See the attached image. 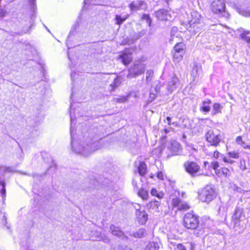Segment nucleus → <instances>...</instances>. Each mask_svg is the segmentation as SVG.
<instances>
[{"mask_svg":"<svg viewBox=\"0 0 250 250\" xmlns=\"http://www.w3.org/2000/svg\"><path fill=\"white\" fill-rule=\"evenodd\" d=\"M71 145L74 152L87 156L93 151L103 146V136L98 133V129L94 128L91 132L84 134L80 142L75 143L73 136L72 127H70Z\"/></svg>","mask_w":250,"mask_h":250,"instance_id":"f257e3e1","label":"nucleus"},{"mask_svg":"<svg viewBox=\"0 0 250 250\" xmlns=\"http://www.w3.org/2000/svg\"><path fill=\"white\" fill-rule=\"evenodd\" d=\"M191 16L194 18H192L188 22L187 29L191 35H195L201 31L204 26V23L199 19L201 16L198 13H192Z\"/></svg>","mask_w":250,"mask_h":250,"instance_id":"f03ea898","label":"nucleus"},{"mask_svg":"<svg viewBox=\"0 0 250 250\" xmlns=\"http://www.w3.org/2000/svg\"><path fill=\"white\" fill-rule=\"evenodd\" d=\"M199 198L202 202L208 203L215 199L217 193L214 186L207 185L199 192Z\"/></svg>","mask_w":250,"mask_h":250,"instance_id":"7ed1b4c3","label":"nucleus"},{"mask_svg":"<svg viewBox=\"0 0 250 250\" xmlns=\"http://www.w3.org/2000/svg\"><path fill=\"white\" fill-rule=\"evenodd\" d=\"M210 8L214 14L220 17L228 19L229 13L226 11V5L224 0H213L210 5Z\"/></svg>","mask_w":250,"mask_h":250,"instance_id":"20e7f679","label":"nucleus"},{"mask_svg":"<svg viewBox=\"0 0 250 250\" xmlns=\"http://www.w3.org/2000/svg\"><path fill=\"white\" fill-rule=\"evenodd\" d=\"M146 64L142 60L135 61L128 69V73L127 78L131 79L143 74L145 71Z\"/></svg>","mask_w":250,"mask_h":250,"instance_id":"39448f33","label":"nucleus"},{"mask_svg":"<svg viewBox=\"0 0 250 250\" xmlns=\"http://www.w3.org/2000/svg\"><path fill=\"white\" fill-rule=\"evenodd\" d=\"M199 224L198 216L193 212L185 214L183 218V225L187 229H196Z\"/></svg>","mask_w":250,"mask_h":250,"instance_id":"423d86ee","label":"nucleus"},{"mask_svg":"<svg viewBox=\"0 0 250 250\" xmlns=\"http://www.w3.org/2000/svg\"><path fill=\"white\" fill-rule=\"evenodd\" d=\"M242 217L243 209L239 208H236L232 216V220L234 223V228L235 231L239 233L243 232L245 229L244 224L242 223Z\"/></svg>","mask_w":250,"mask_h":250,"instance_id":"0eeeda50","label":"nucleus"},{"mask_svg":"<svg viewBox=\"0 0 250 250\" xmlns=\"http://www.w3.org/2000/svg\"><path fill=\"white\" fill-rule=\"evenodd\" d=\"M206 138L210 146H217L221 142L222 136L220 134L215 133L213 130L210 129L206 133Z\"/></svg>","mask_w":250,"mask_h":250,"instance_id":"6e6552de","label":"nucleus"},{"mask_svg":"<svg viewBox=\"0 0 250 250\" xmlns=\"http://www.w3.org/2000/svg\"><path fill=\"white\" fill-rule=\"evenodd\" d=\"M135 51L134 48L125 49L119 56V58L125 64H129L132 60V54Z\"/></svg>","mask_w":250,"mask_h":250,"instance_id":"1a4fd4ad","label":"nucleus"},{"mask_svg":"<svg viewBox=\"0 0 250 250\" xmlns=\"http://www.w3.org/2000/svg\"><path fill=\"white\" fill-rule=\"evenodd\" d=\"M186 171L192 176H194L199 170L200 167L194 162L187 161L184 164Z\"/></svg>","mask_w":250,"mask_h":250,"instance_id":"9d476101","label":"nucleus"},{"mask_svg":"<svg viewBox=\"0 0 250 250\" xmlns=\"http://www.w3.org/2000/svg\"><path fill=\"white\" fill-rule=\"evenodd\" d=\"M154 16L159 21H167L171 18L169 12L165 9H161L156 11L154 12Z\"/></svg>","mask_w":250,"mask_h":250,"instance_id":"9b49d317","label":"nucleus"},{"mask_svg":"<svg viewBox=\"0 0 250 250\" xmlns=\"http://www.w3.org/2000/svg\"><path fill=\"white\" fill-rule=\"evenodd\" d=\"M128 7L131 11H137L146 9L147 5L144 1L137 0L131 2Z\"/></svg>","mask_w":250,"mask_h":250,"instance_id":"f8f14e48","label":"nucleus"},{"mask_svg":"<svg viewBox=\"0 0 250 250\" xmlns=\"http://www.w3.org/2000/svg\"><path fill=\"white\" fill-rule=\"evenodd\" d=\"M110 230L113 235L121 238L123 240H128V237L118 227L111 225L110 227Z\"/></svg>","mask_w":250,"mask_h":250,"instance_id":"ddd939ff","label":"nucleus"},{"mask_svg":"<svg viewBox=\"0 0 250 250\" xmlns=\"http://www.w3.org/2000/svg\"><path fill=\"white\" fill-rule=\"evenodd\" d=\"M171 155H177L181 152L180 144L176 141H172L170 146L168 147Z\"/></svg>","mask_w":250,"mask_h":250,"instance_id":"4468645a","label":"nucleus"},{"mask_svg":"<svg viewBox=\"0 0 250 250\" xmlns=\"http://www.w3.org/2000/svg\"><path fill=\"white\" fill-rule=\"evenodd\" d=\"M136 216L139 223L145 224L148 219V215L144 210L137 209L136 210Z\"/></svg>","mask_w":250,"mask_h":250,"instance_id":"2eb2a0df","label":"nucleus"},{"mask_svg":"<svg viewBox=\"0 0 250 250\" xmlns=\"http://www.w3.org/2000/svg\"><path fill=\"white\" fill-rule=\"evenodd\" d=\"M130 236L135 238H143L147 235V231L146 229L140 228L138 230L133 231L129 234Z\"/></svg>","mask_w":250,"mask_h":250,"instance_id":"dca6fc26","label":"nucleus"},{"mask_svg":"<svg viewBox=\"0 0 250 250\" xmlns=\"http://www.w3.org/2000/svg\"><path fill=\"white\" fill-rule=\"evenodd\" d=\"M228 207L226 205H222L218 210V214L220 216L221 221H225L227 218Z\"/></svg>","mask_w":250,"mask_h":250,"instance_id":"f3484780","label":"nucleus"},{"mask_svg":"<svg viewBox=\"0 0 250 250\" xmlns=\"http://www.w3.org/2000/svg\"><path fill=\"white\" fill-rule=\"evenodd\" d=\"M186 45L184 43H177L174 46L173 50L176 52L180 53L181 54L184 55L186 51Z\"/></svg>","mask_w":250,"mask_h":250,"instance_id":"a211bd4d","label":"nucleus"},{"mask_svg":"<svg viewBox=\"0 0 250 250\" xmlns=\"http://www.w3.org/2000/svg\"><path fill=\"white\" fill-rule=\"evenodd\" d=\"M160 203L159 201L155 200L151 201L147 204V207L154 212H159V207Z\"/></svg>","mask_w":250,"mask_h":250,"instance_id":"6ab92c4d","label":"nucleus"},{"mask_svg":"<svg viewBox=\"0 0 250 250\" xmlns=\"http://www.w3.org/2000/svg\"><path fill=\"white\" fill-rule=\"evenodd\" d=\"M121 83V79L119 77H117L114 80V81L109 85V87L110 88L109 89L110 92H112L116 88H117L119 85Z\"/></svg>","mask_w":250,"mask_h":250,"instance_id":"aec40b11","label":"nucleus"},{"mask_svg":"<svg viewBox=\"0 0 250 250\" xmlns=\"http://www.w3.org/2000/svg\"><path fill=\"white\" fill-rule=\"evenodd\" d=\"M138 170L139 174L141 176H144L146 172V165L144 162L140 163L139 166L138 167Z\"/></svg>","mask_w":250,"mask_h":250,"instance_id":"412c9836","label":"nucleus"},{"mask_svg":"<svg viewBox=\"0 0 250 250\" xmlns=\"http://www.w3.org/2000/svg\"><path fill=\"white\" fill-rule=\"evenodd\" d=\"M137 193L138 196L144 200H147L149 196L148 191L144 188L138 189L137 191Z\"/></svg>","mask_w":250,"mask_h":250,"instance_id":"4be33fe9","label":"nucleus"},{"mask_svg":"<svg viewBox=\"0 0 250 250\" xmlns=\"http://www.w3.org/2000/svg\"><path fill=\"white\" fill-rule=\"evenodd\" d=\"M172 54L173 55V60L175 62H179L183 59L184 55L176 52L174 50L172 51Z\"/></svg>","mask_w":250,"mask_h":250,"instance_id":"5701e85b","label":"nucleus"},{"mask_svg":"<svg viewBox=\"0 0 250 250\" xmlns=\"http://www.w3.org/2000/svg\"><path fill=\"white\" fill-rule=\"evenodd\" d=\"M223 106L219 103H215L213 106V110L211 112V114L214 115L218 113L221 112V109Z\"/></svg>","mask_w":250,"mask_h":250,"instance_id":"b1692460","label":"nucleus"},{"mask_svg":"<svg viewBox=\"0 0 250 250\" xmlns=\"http://www.w3.org/2000/svg\"><path fill=\"white\" fill-rule=\"evenodd\" d=\"M159 244L152 242L147 244L145 250H159Z\"/></svg>","mask_w":250,"mask_h":250,"instance_id":"393cba45","label":"nucleus"},{"mask_svg":"<svg viewBox=\"0 0 250 250\" xmlns=\"http://www.w3.org/2000/svg\"><path fill=\"white\" fill-rule=\"evenodd\" d=\"M150 193L152 196H156L159 199L163 198L164 194L162 192H158V190L155 188H152L150 191Z\"/></svg>","mask_w":250,"mask_h":250,"instance_id":"a878e982","label":"nucleus"},{"mask_svg":"<svg viewBox=\"0 0 250 250\" xmlns=\"http://www.w3.org/2000/svg\"><path fill=\"white\" fill-rule=\"evenodd\" d=\"M5 183L4 181L0 180V193L2 198L6 196Z\"/></svg>","mask_w":250,"mask_h":250,"instance_id":"bb28decb","label":"nucleus"},{"mask_svg":"<svg viewBox=\"0 0 250 250\" xmlns=\"http://www.w3.org/2000/svg\"><path fill=\"white\" fill-rule=\"evenodd\" d=\"M91 236V238L94 240L100 241L102 238L101 233L97 231H92Z\"/></svg>","mask_w":250,"mask_h":250,"instance_id":"cd10ccee","label":"nucleus"},{"mask_svg":"<svg viewBox=\"0 0 250 250\" xmlns=\"http://www.w3.org/2000/svg\"><path fill=\"white\" fill-rule=\"evenodd\" d=\"M238 13L243 16L250 17V8H247L246 9H238Z\"/></svg>","mask_w":250,"mask_h":250,"instance_id":"c85d7f7f","label":"nucleus"},{"mask_svg":"<svg viewBox=\"0 0 250 250\" xmlns=\"http://www.w3.org/2000/svg\"><path fill=\"white\" fill-rule=\"evenodd\" d=\"M177 82V78L173 77L171 78L170 81L168 83V86L171 90H173L176 87V84Z\"/></svg>","mask_w":250,"mask_h":250,"instance_id":"c756f323","label":"nucleus"},{"mask_svg":"<svg viewBox=\"0 0 250 250\" xmlns=\"http://www.w3.org/2000/svg\"><path fill=\"white\" fill-rule=\"evenodd\" d=\"M157 95V94L153 92V89L151 88L149 93V97L147 100V103L150 104L152 102L156 99Z\"/></svg>","mask_w":250,"mask_h":250,"instance_id":"7c9ffc66","label":"nucleus"},{"mask_svg":"<svg viewBox=\"0 0 250 250\" xmlns=\"http://www.w3.org/2000/svg\"><path fill=\"white\" fill-rule=\"evenodd\" d=\"M171 244L173 245L174 249L175 250H187V246H184L182 244H175L171 242Z\"/></svg>","mask_w":250,"mask_h":250,"instance_id":"2f4dec72","label":"nucleus"},{"mask_svg":"<svg viewBox=\"0 0 250 250\" xmlns=\"http://www.w3.org/2000/svg\"><path fill=\"white\" fill-rule=\"evenodd\" d=\"M229 173V170L228 168L226 167H222L220 170H218V172L217 174H219V176L224 175L227 177Z\"/></svg>","mask_w":250,"mask_h":250,"instance_id":"473e14b6","label":"nucleus"},{"mask_svg":"<svg viewBox=\"0 0 250 250\" xmlns=\"http://www.w3.org/2000/svg\"><path fill=\"white\" fill-rule=\"evenodd\" d=\"M182 201L179 198H173L172 200V204L173 207L177 208L179 207Z\"/></svg>","mask_w":250,"mask_h":250,"instance_id":"72a5a7b5","label":"nucleus"},{"mask_svg":"<svg viewBox=\"0 0 250 250\" xmlns=\"http://www.w3.org/2000/svg\"><path fill=\"white\" fill-rule=\"evenodd\" d=\"M189 208L190 207L187 203L182 202L177 209L179 210H186Z\"/></svg>","mask_w":250,"mask_h":250,"instance_id":"f704fd0d","label":"nucleus"},{"mask_svg":"<svg viewBox=\"0 0 250 250\" xmlns=\"http://www.w3.org/2000/svg\"><path fill=\"white\" fill-rule=\"evenodd\" d=\"M153 71L151 69L148 70L146 73V81L147 82L151 81L153 76Z\"/></svg>","mask_w":250,"mask_h":250,"instance_id":"c9c22d12","label":"nucleus"},{"mask_svg":"<svg viewBox=\"0 0 250 250\" xmlns=\"http://www.w3.org/2000/svg\"><path fill=\"white\" fill-rule=\"evenodd\" d=\"M116 23L118 25H121L126 20V18H123L121 16L116 15L115 16Z\"/></svg>","mask_w":250,"mask_h":250,"instance_id":"e433bc0d","label":"nucleus"},{"mask_svg":"<svg viewBox=\"0 0 250 250\" xmlns=\"http://www.w3.org/2000/svg\"><path fill=\"white\" fill-rule=\"evenodd\" d=\"M210 167L215 171L216 173L217 174V172H218V168L219 167V163L216 161L212 162L211 164Z\"/></svg>","mask_w":250,"mask_h":250,"instance_id":"4c0bfd02","label":"nucleus"},{"mask_svg":"<svg viewBox=\"0 0 250 250\" xmlns=\"http://www.w3.org/2000/svg\"><path fill=\"white\" fill-rule=\"evenodd\" d=\"M28 2L31 9H32L33 13H34L36 9V0H28Z\"/></svg>","mask_w":250,"mask_h":250,"instance_id":"58836bf2","label":"nucleus"},{"mask_svg":"<svg viewBox=\"0 0 250 250\" xmlns=\"http://www.w3.org/2000/svg\"><path fill=\"white\" fill-rule=\"evenodd\" d=\"M203 105L201 106L200 109L205 112H208L210 111V106L206 104H202Z\"/></svg>","mask_w":250,"mask_h":250,"instance_id":"ea45409f","label":"nucleus"},{"mask_svg":"<svg viewBox=\"0 0 250 250\" xmlns=\"http://www.w3.org/2000/svg\"><path fill=\"white\" fill-rule=\"evenodd\" d=\"M115 100L117 103H123L127 101V97L126 96H122L119 98L115 99Z\"/></svg>","mask_w":250,"mask_h":250,"instance_id":"a19ab883","label":"nucleus"},{"mask_svg":"<svg viewBox=\"0 0 250 250\" xmlns=\"http://www.w3.org/2000/svg\"><path fill=\"white\" fill-rule=\"evenodd\" d=\"M240 36L243 40L246 41L248 42L249 46L250 48V37L247 36L245 33L241 34Z\"/></svg>","mask_w":250,"mask_h":250,"instance_id":"79ce46f5","label":"nucleus"},{"mask_svg":"<svg viewBox=\"0 0 250 250\" xmlns=\"http://www.w3.org/2000/svg\"><path fill=\"white\" fill-rule=\"evenodd\" d=\"M228 155L230 157L233 158L237 159L239 157V153L235 151L229 152Z\"/></svg>","mask_w":250,"mask_h":250,"instance_id":"37998d69","label":"nucleus"},{"mask_svg":"<svg viewBox=\"0 0 250 250\" xmlns=\"http://www.w3.org/2000/svg\"><path fill=\"white\" fill-rule=\"evenodd\" d=\"M32 25H33V23H31L30 27L27 29H26V30L21 31L20 32L18 33V34L19 35H22L23 34H26V33H29V30L31 28Z\"/></svg>","mask_w":250,"mask_h":250,"instance_id":"c03bdc74","label":"nucleus"},{"mask_svg":"<svg viewBox=\"0 0 250 250\" xmlns=\"http://www.w3.org/2000/svg\"><path fill=\"white\" fill-rule=\"evenodd\" d=\"M157 177L160 180L164 179V175L162 171H159L157 173Z\"/></svg>","mask_w":250,"mask_h":250,"instance_id":"a18cd8bd","label":"nucleus"},{"mask_svg":"<svg viewBox=\"0 0 250 250\" xmlns=\"http://www.w3.org/2000/svg\"><path fill=\"white\" fill-rule=\"evenodd\" d=\"M101 240H103L105 243H109L110 242V239L106 236H102Z\"/></svg>","mask_w":250,"mask_h":250,"instance_id":"49530a36","label":"nucleus"},{"mask_svg":"<svg viewBox=\"0 0 250 250\" xmlns=\"http://www.w3.org/2000/svg\"><path fill=\"white\" fill-rule=\"evenodd\" d=\"M3 170L4 172H11L13 170L12 169V168L10 167H3Z\"/></svg>","mask_w":250,"mask_h":250,"instance_id":"de8ad7c7","label":"nucleus"},{"mask_svg":"<svg viewBox=\"0 0 250 250\" xmlns=\"http://www.w3.org/2000/svg\"><path fill=\"white\" fill-rule=\"evenodd\" d=\"M152 88L153 90V92H154L156 94H158L160 92V86L157 85L155 88Z\"/></svg>","mask_w":250,"mask_h":250,"instance_id":"09e8293b","label":"nucleus"},{"mask_svg":"<svg viewBox=\"0 0 250 250\" xmlns=\"http://www.w3.org/2000/svg\"><path fill=\"white\" fill-rule=\"evenodd\" d=\"M149 18H150V16L148 14H144L142 17V20H148V19Z\"/></svg>","mask_w":250,"mask_h":250,"instance_id":"8fccbe9b","label":"nucleus"},{"mask_svg":"<svg viewBox=\"0 0 250 250\" xmlns=\"http://www.w3.org/2000/svg\"><path fill=\"white\" fill-rule=\"evenodd\" d=\"M118 250H132L130 248L125 246V247H120L118 248Z\"/></svg>","mask_w":250,"mask_h":250,"instance_id":"3c124183","label":"nucleus"},{"mask_svg":"<svg viewBox=\"0 0 250 250\" xmlns=\"http://www.w3.org/2000/svg\"><path fill=\"white\" fill-rule=\"evenodd\" d=\"M236 141L238 144H240L241 143H242V142H243L242 141V138L241 136L237 137Z\"/></svg>","mask_w":250,"mask_h":250,"instance_id":"603ef678","label":"nucleus"},{"mask_svg":"<svg viewBox=\"0 0 250 250\" xmlns=\"http://www.w3.org/2000/svg\"><path fill=\"white\" fill-rule=\"evenodd\" d=\"M219 155H220L219 152H218V151H215L214 152V154H213V157L216 159H217L219 158Z\"/></svg>","mask_w":250,"mask_h":250,"instance_id":"864d4df0","label":"nucleus"},{"mask_svg":"<svg viewBox=\"0 0 250 250\" xmlns=\"http://www.w3.org/2000/svg\"><path fill=\"white\" fill-rule=\"evenodd\" d=\"M132 185H133L134 188H136L137 189H139V188L137 186V182L134 179H133L132 181Z\"/></svg>","mask_w":250,"mask_h":250,"instance_id":"5fc2aeb1","label":"nucleus"},{"mask_svg":"<svg viewBox=\"0 0 250 250\" xmlns=\"http://www.w3.org/2000/svg\"><path fill=\"white\" fill-rule=\"evenodd\" d=\"M146 22L148 23V25L149 26H150L151 23H152V20L150 18V17L149 18H148V20H146Z\"/></svg>","mask_w":250,"mask_h":250,"instance_id":"6e6d98bb","label":"nucleus"},{"mask_svg":"<svg viewBox=\"0 0 250 250\" xmlns=\"http://www.w3.org/2000/svg\"><path fill=\"white\" fill-rule=\"evenodd\" d=\"M211 103V101L210 100H208V101H204L202 102V104H206L209 105Z\"/></svg>","mask_w":250,"mask_h":250,"instance_id":"4d7b16f0","label":"nucleus"},{"mask_svg":"<svg viewBox=\"0 0 250 250\" xmlns=\"http://www.w3.org/2000/svg\"><path fill=\"white\" fill-rule=\"evenodd\" d=\"M0 14L1 16L4 17L6 14V12L4 10L1 9Z\"/></svg>","mask_w":250,"mask_h":250,"instance_id":"13d9d810","label":"nucleus"},{"mask_svg":"<svg viewBox=\"0 0 250 250\" xmlns=\"http://www.w3.org/2000/svg\"><path fill=\"white\" fill-rule=\"evenodd\" d=\"M75 75H76V72H72L71 73V79L72 80V81H73L75 77Z\"/></svg>","mask_w":250,"mask_h":250,"instance_id":"bf43d9fd","label":"nucleus"},{"mask_svg":"<svg viewBox=\"0 0 250 250\" xmlns=\"http://www.w3.org/2000/svg\"><path fill=\"white\" fill-rule=\"evenodd\" d=\"M72 104L70 105V120H71V124H72L73 122V118L71 115V110H72Z\"/></svg>","mask_w":250,"mask_h":250,"instance_id":"052dcab7","label":"nucleus"},{"mask_svg":"<svg viewBox=\"0 0 250 250\" xmlns=\"http://www.w3.org/2000/svg\"><path fill=\"white\" fill-rule=\"evenodd\" d=\"M240 145L244 148H247V146L248 145H247L245 143L242 142V143H241Z\"/></svg>","mask_w":250,"mask_h":250,"instance_id":"680f3d73","label":"nucleus"},{"mask_svg":"<svg viewBox=\"0 0 250 250\" xmlns=\"http://www.w3.org/2000/svg\"><path fill=\"white\" fill-rule=\"evenodd\" d=\"M198 70V67L197 65H195L193 69V73L194 71H196V73H197Z\"/></svg>","mask_w":250,"mask_h":250,"instance_id":"e2e57ef3","label":"nucleus"},{"mask_svg":"<svg viewBox=\"0 0 250 250\" xmlns=\"http://www.w3.org/2000/svg\"><path fill=\"white\" fill-rule=\"evenodd\" d=\"M171 120V118L170 117H167V123L169 125H170Z\"/></svg>","mask_w":250,"mask_h":250,"instance_id":"0e129e2a","label":"nucleus"},{"mask_svg":"<svg viewBox=\"0 0 250 250\" xmlns=\"http://www.w3.org/2000/svg\"><path fill=\"white\" fill-rule=\"evenodd\" d=\"M177 31V28L176 27H173L171 30V33L176 32Z\"/></svg>","mask_w":250,"mask_h":250,"instance_id":"69168bd1","label":"nucleus"},{"mask_svg":"<svg viewBox=\"0 0 250 250\" xmlns=\"http://www.w3.org/2000/svg\"><path fill=\"white\" fill-rule=\"evenodd\" d=\"M229 159H228L226 157H224L223 158V161L224 162H226V163H227Z\"/></svg>","mask_w":250,"mask_h":250,"instance_id":"338daca9","label":"nucleus"},{"mask_svg":"<svg viewBox=\"0 0 250 250\" xmlns=\"http://www.w3.org/2000/svg\"><path fill=\"white\" fill-rule=\"evenodd\" d=\"M227 163H229V164H232V163H234V161L231 160H229Z\"/></svg>","mask_w":250,"mask_h":250,"instance_id":"774afa93","label":"nucleus"}]
</instances>
